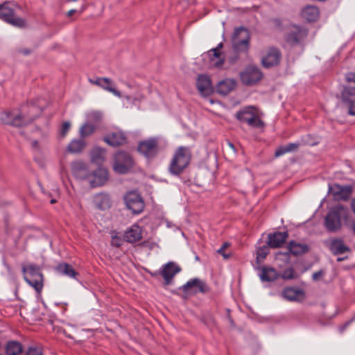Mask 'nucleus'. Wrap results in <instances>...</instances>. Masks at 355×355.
<instances>
[{"mask_svg": "<svg viewBox=\"0 0 355 355\" xmlns=\"http://www.w3.org/2000/svg\"><path fill=\"white\" fill-rule=\"evenodd\" d=\"M349 211L347 207L338 205L329 209L324 218V227L328 232H338L342 230L343 223L349 220Z\"/></svg>", "mask_w": 355, "mask_h": 355, "instance_id": "1", "label": "nucleus"}, {"mask_svg": "<svg viewBox=\"0 0 355 355\" xmlns=\"http://www.w3.org/2000/svg\"><path fill=\"white\" fill-rule=\"evenodd\" d=\"M191 157V151L189 148L184 146L179 147L175 152L171 160L168 171L173 175H180L188 166Z\"/></svg>", "mask_w": 355, "mask_h": 355, "instance_id": "2", "label": "nucleus"}, {"mask_svg": "<svg viewBox=\"0 0 355 355\" xmlns=\"http://www.w3.org/2000/svg\"><path fill=\"white\" fill-rule=\"evenodd\" d=\"M34 113L32 116L22 119V115L14 112L6 111L1 113L0 120L4 124L20 127L31 123L35 118L41 114V110L37 107H31Z\"/></svg>", "mask_w": 355, "mask_h": 355, "instance_id": "3", "label": "nucleus"}, {"mask_svg": "<svg viewBox=\"0 0 355 355\" xmlns=\"http://www.w3.org/2000/svg\"><path fill=\"white\" fill-rule=\"evenodd\" d=\"M24 280L33 287L36 292L40 293L43 288V275L38 266L30 263L22 267Z\"/></svg>", "mask_w": 355, "mask_h": 355, "instance_id": "4", "label": "nucleus"}, {"mask_svg": "<svg viewBox=\"0 0 355 355\" xmlns=\"http://www.w3.org/2000/svg\"><path fill=\"white\" fill-rule=\"evenodd\" d=\"M135 165L132 156L128 152L119 150L114 155L112 167L119 174L129 173Z\"/></svg>", "mask_w": 355, "mask_h": 355, "instance_id": "5", "label": "nucleus"}, {"mask_svg": "<svg viewBox=\"0 0 355 355\" xmlns=\"http://www.w3.org/2000/svg\"><path fill=\"white\" fill-rule=\"evenodd\" d=\"M236 116L239 121L247 123L254 128L264 127V122L261 119L257 109L253 106L244 107L239 111Z\"/></svg>", "mask_w": 355, "mask_h": 355, "instance_id": "6", "label": "nucleus"}, {"mask_svg": "<svg viewBox=\"0 0 355 355\" xmlns=\"http://www.w3.org/2000/svg\"><path fill=\"white\" fill-rule=\"evenodd\" d=\"M308 30L301 26L291 25L285 34V40L291 46L301 45L306 38Z\"/></svg>", "mask_w": 355, "mask_h": 355, "instance_id": "7", "label": "nucleus"}, {"mask_svg": "<svg viewBox=\"0 0 355 355\" xmlns=\"http://www.w3.org/2000/svg\"><path fill=\"white\" fill-rule=\"evenodd\" d=\"M138 151L148 159L155 158L159 151V141L157 138H149L139 142Z\"/></svg>", "mask_w": 355, "mask_h": 355, "instance_id": "8", "label": "nucleus"}, {"mask_svg": "<svg viewBox=\"0 0 355 355\" xmlns=\"http://www.w3.org/2000/svg\"><path fill=\"white\" fill-rule=\"evenodd\" d=\"M250 35L248 31L239 27L234 30L232 37V43L234 48L239 51H245L248 49Z\"/></svg>", "mask_w": 355, "mask_h": 355, "instance_id": "9", "label": "nucleus"}, {"mask_svg": "<svg viewBox=\"0 0 355 355\" xmlns=\"http://www.w3.org/2000/svg\"><path fill=\"white\" fill-rule=\"evenodd\" d=\"M341 96L343 101L355 96V71L345 74L342 82Z\"/></svg>", "mask_w": 355, "mask_h": 355, "instance_id": "10", "label": "nucleus"}, {"mask_svg": "<svg viewBox=\"0 0 355 355\" xmlns=\"http://www.w3.org/2000/svg\"><path fill=\"white\" fill-rule=\"evenodd\" d=\"M124 200L127 208L134 214L141 213L144 208V202L141 196L136 191L128 192L125 196Z\"/></svg>", "mask_w": 355, "mask_h": 355, "instance_id": "11", "label": "nucleus"}, {"mask_svg": "<svg viewBox=\"0 0 355 355\" xmlns=\"http://www.w3.org/2000/svg\"><path fill=\"white\" fill-rule=\"evenodd\" d=\"M241 80L245 85H251L259 81L263 74L255 66L249 65L240 73Z\"/></svg>", "mask_w": 355, "mask_h": 355, "instance_id": "12", "label": "nucleus"}, {"mask_svg": "<svg viewBox=\"0 0 355 355\" xmlns=\"http://www.w3.org/2000/svg\"><path fill=\"white\" fill-rule=\"evenodd\" d=\"M329 193L335 200H347L352 193V187L349 185L341 186L338 184L329 185Z\"/></svg>", "mask_w": 355, "mask_h": 355, "instance_id": "13", "label": "nucleus"}, {"mask_svg": "<svg viewBox=\"0 0 355 355\" xmlns=\"http://www.w3.org/2000/svg\"><path fill=\"white\" fill-rule=\"evenodd\" d=\"M282 53L277 48H268L261 59V64L265 68H270L279 64Z\"/></svg>", "mask_w": 355, "mask_h": 355, "instance_id": "14", "label": "nucleus"}, {"mask_svg": "<svg viewBox=\"0 0 355 355\" xmlns=\"http://www.w3.org/2000/svg\"><path fill=\"white\" fill-rule=\"evenodd\" d=\"M182 288L188 294H196L198 292L205 293L208 291L206 284L198 278L189 280Z\"/></svg>", "mask_w": 355, "mask_h": 355, "instance_id": "15", "label": "nucleus"}, {"mask_svg": "<svg viewBox=\"0 0 355 355\" xmlns=\"http://www.w3.org/2000/svg\"><path fill=\"white\" fill-rule=\"evenodd\" d=\"M103 140L108 145L114 147L125 145L127 143V137L121 130H114L106 135Z\"/></svg>", "mask_w": 355, "mask_h": 355, "instance_id": "16", "label": "nucleus"}, {"mask_svg": "<svg viewBox=\"0 0 355 355\" xmlns=\"http://www.w3.org/2000/svg\"><path fill=\"white\" fill-rule=\"evenodd\" d=\"M181 270V268L173 262H168L164 264L159 272L165 281V284H171L174 276Z\"/></svg>", "mask_w": 355, "mask_h": 355, "instance_id": "17", "label": "nucleus"}, {"mask_svg": "<svg viewBox=\"0 0 355 355\" xmlns=\"http://www.w3.org/2000/svg\"><path fill=\"white\" fill-rule=\"evenodd\" d=\"M0 18L17 26H21L24 24L23 20L15 17L13 10L5 5H0Z\"/></svg>", "mask_w": 355, "mask_h": 355, "instance_id": "18", "label": "nucleus"}, {"mask_svg": "<svg viewBox=\"0 0 355 355\" xmlns=\"http://www.w3.org/2000/svg\"><path fill=\"white\" fill-rule=\"evenodd\" d=\"M209 59V68H220L224 64V56L217 49H211L205 55Z\"/></svg>", "mask_w": 355, "mask_h": 355, "instance_id": "19", "label": "nucleus"}, {"mask_svg": "<svg viewBox=\"0 0 355 355\" xmlns=\"http://www.w3.org/2000/svg\"><path fill=\"white\" fill-rule=\"evenodd\" d=\"M71 170L73 175L78 179L84 180L89 178V173L85 163L78 161L72 163Z\"/></svg>", "mask_w": 355, "mask_h": 355, "instance_id": "20", "label": "nucleus"}, {"mask_svg": "<svg viewBox=\"0 0 355 355\" xmlns=\"http://www.w3.org/2000/svg\"><path fill=\"white\" fill-rule=\"evenodd\" d=\"M196 85L200 93L203 96L209 95L212 91L211 80L205 75H200Z\"/></svg>", "mask_w": 355, "mask_h": 355, "instance_id": "21", "label": "nucleus"}, {"mask_svg": "<svg viewBox=\"0 0 355 355\" xmlns=\"http://www.w3.org/2000/svg\"><path fill=\"white\" fill-rule=\"evenodd\" d=\"M236 85V81L233 78H226L220 81L217 86V92L221 95L225 96L234 90Z\"/></svg>", "mask_w": 355, "mask_h": 355, "instance_id": "22", "label": "nucleus"}, {"mask_svg": "<svg viewBox=\"0 0 355 355\" xmlns=\"http://www.w3.org/2000/svg\"><path fill=\"white\" fill-rule=\"evenodd\" d=\"M281 295L288 301H298L304 298V292L301 289L288 287L282 291Z\"/></svg>", "mask_w": 355, "mask_h": 355, "instance_id": "23", "label": "nucleus"}, {"mask_svg": "<svg viewBox=\"0 0 355 355\" xmlns=\"http://www.w3.org/2000/svg\"><path fill=\"white\" fill-rule=\"evenodd\" d=\"M94 205L99 209L105 210L111 207V200L109 195L103 193H98L94 196Z\"/></svg>", "mask_w": 355, "mask_h": 355, "instance_id": "24", "label": "nucleus"}, {"mask_svg": "<svg viewBox=\"0 0 355 355\" xmlns=\"http://www.w3.org/2000/svg\"><path fill=\"white\" fill-rule=\"evenodd\" d=\"M329 250L335 255H339L350 252V248L347 246L344 241L340 239H334L331 240L329 244Z\"/></svg>", "mask_w": 355, "mask_h": 355, "instance_id": "25", "label": "nucleus"}, {"mask_svg": "<svg viewBox=\"0 0 355 355\" xmlns=\"http://www.w3.org/2000/svg\"><path fill=\"white\" fill-rule=\"evenodd\" d=\"M287 238L288 233L286 232H278L270 234L268 236V245L272 248H279L286 242Z\"/></svg>", "mask_w": 355, "mask_h": 355, "instance_id": "26", "label": "nucleus"}, {"mask_svg": "<svg viewBox=\"0 0 355 355\" xmlns=\"http://www.w3.org/2000/svg\"><path fill=\"white\" fill-rule=\"evenodd\" d=\"M301 15L306 21H315L319 18L320 11L318 7L314 6H307L303 8Z\"/></svg>", "mask_w": 355, "mask_h": 355, "instance_id": "27", "label": "nucleus"}, {"mask_svg": "<svg viewBox=\"0 0 355 355\" xmlns=\"http://www.w3.org/2000/svg\"><path fill=\"white\" fill-rule=\"evenodd\" d=\"M278 276L279 274L273 268L264 266L260 269L259 277L262 282H272Z\"/></svg>", "mask_w": 355, "mask_h": 355, "instance_id": "28", "label": "nucleus"}, {"mask_svg": "<svg viewBox=\"0 0 355 355\" xmlns=\"http://www.w3.org/2000/svg\"><path fill=\"white\" fill-rule=\"evenodd\" d=\"M125 239L129 243H135L142 238L141 228L137 225L132 226L125 232Z\"/></svg>", "mask_w": 355, "mask_h": 355, "instance_id": "29", "label": "nucleus"}, {"mask_svg": "<svg viewBox=\"0 0 355 355\" xmlns=\"http://www.w3.org/2000/svg\"><path fill=\"white\" fill-rule=\"evenodd\" d=\"M288 249L290 253L294 255H300L307 252L309 250L308 245L295 241H291L288 244Z\"/></svg>", "mask_w": 355, "mask_h": 355, "instance_id": "30", "label": "nucleus"}, {"mask_svg": "<svg viewBox=\"0 0 355 355\" xmlns=\"http://www.w3.org/2000/svg\"><path fill=\"white\" fill-rule=\"evenodd\" d=\"M22 353L21 345L15 340L9 341L6 347V355H19Z\"/></svg>", "mask_w": 355, "mask_h": 355, "instance_id": "31", "label": "nucleus"}, {"mask_svg": "<svg viewBox=\"0 0 355 355\" xmlns=\"http://www.w3.org/2000/svg\"><path fill=\"white\" fill-rule=\"evenodd\" d=\"M300 143H290L286 146H282L277 148L275 153L276 157H280L286 153L294 152L298 149Z\"/></svg>", "mask_w": 355, "mask_h": 355, "instance_id": "32", "label": "nucleus"}, {"mask_svg": "<svg viewBox=\"0 0 355 355\" xmlns=\"http://www.w3.org/2000/svg\"><path fill=\"white\" fill-rule=\"evenodd\" d=\"M92 161L97 164H101L105 158V150L96 147L93 149L91 153Z\"/></svg>", "mask_w": 355, "mask_h": 355, "instance_id": "33", "label": "nucleus"}, {"mask_svg": "<svg viewBox=\"0 0 355 355\" xmlns=\"http://www.w3.org/2000/svg\"><path fill=\"white\" fill-rule=\"evenodd\" d=\"M86 144L81 137L78 139H74L68 146V150L73 153H80L85 148Z\"/></svg>", "mask_w": 355, "mask_h": 355, "instance_id": "34", "label": "nucleus"}, {"mask_svg": "<svg viewBox=\"0 0 355 355\" xmlns=\"http://www.w3.org/2000/svg\"><path fill=\"white\" fill-rule=\"evenodd\" d=\"M57 271L62 275H67L69 277H75L76 272L73 267L68 263H60L56 268Z\"/></svg>", "mask_w": 355, "mask_h": 355, "instance_id": "35", "label": "nucleus"}, {"mask_svg": "<svg viewBox=\"0 0 355 355\" xmlns=\"http://www.w3.org/2000/svg\"><path fill=\"white\" fill-rule=\"evenodd\" d=\"M96 130V126L89 122L84 123L80 128L79 134L83 139L92 135Z\"/></svg>", "mask_w": 355, "mask_h": 355, "instance_id": "36", "label": "nucleus"}, {"mask_svg": "<svg viewBox=\"0 0 355 355\" xmlns=\"http://www.w3.org/2000/svg\"><path fill=\"white\" fill-rule=\"evenodd\" d=\"M98 175L101 176V178L99 179V181L96 183L94 182H91L90 184L92 187L101 185L107 180L108 174L106 170L100 168L94 173V175L95 177H96Z\"/></svg>", "mask_w": 355, "mask_h": 355, "instance_id": "37", "label": "nucleus"}, {"mask_svg": "<svg viewBox=\"0 0 355 355\" xmlns=\"http://www.w3.org/2000/svg\"><path fill=\"white\" fill-rule=\"evenodd\" d=\"M102 84V89L113 94L116 96L121 97V92L115 89L114 84L110 78H108V81L103 82Z\"/></svg>", "mask_w": 355, "mask_h": 355, "instance_id": "38", "label": "nucleus"}, {"mask_svg": "<svg viewBox=\"0 0 355 355\" xmlns=\"http://www.w3.org/2000/svg\"><path fill=\"white\" fill-rule=\"evenodd\" d=\"M33 106L39 107L42 110V108L40 107L37 106L33 103H31L27 104L26 105L23 106L21 108V110L20 113H19V114H21L22 116H24V117L22 116V119H25L27 116H32L34 112L31 110V107H32Z\"/></svg>", "mask_w": 355, "mask_h": 355, "instance_id": "39", "label": "nucleus"}, {"mask_svg": "<svg viewBox=\"0 0 355 355\" xmlns=\"http://www.w3.org/2000/svg\"><path fill=\"white\" fill-rule=\"evenodd\" d=\"M268 253H269V248L268 246L264 245V246L260 247L258 249L257 252V262H260L263 259H265Z\"/></svg>", "mask_w": 355, "mask_h": 355, "instance_id": "40", "label": "nucleus"}, {"mask_svg": "<svg viewBox=\"0 0 355 355\" xmlns=\"http://www.w3.org/2000/svg\"><path fill=\"white\" fill-rule=\"evenodd\" d=\"M102 118L103 114L100 111H92L87 114V119L92 121H101Z\"/></svg>", "mask_w": 355, "mask_h": 355, "instance_id": "41", "label": "nucleus"}, {"mask_svg": "<svg viewBox=\"0 0 355 355\" xmlns=\"http://www.w3.org/2000/svg\"><path fill=\"white\" fill-rule=\"evenodd\" d=\"M282 277L284 279H293L295 278V273L292 268L286 269L282 274Z\"/></svg>", "mask_w": 355, "mask_h": 355, "instance_id": "42", "label": "nucleus"}, {"mask_svg": "<svg viewBox=\"0 0 355 355\" xmlns=\"http://www.w3.org/2000/svg\"><path fill=\"white\" fill-rule=\"evenodd\" d=\"M105 81H108V78H96V79H92V78H89V82L92 84V85H97L100 87H101V86H103V82H105Z\"/></svg>", "mask_w": 355, "mask_h": 355, "instance_id": "43", "label": "nucleus"}, {"mask_svg": "<svg viewBox=\"0 0 355 355\" xmlns=\"http://www.w3.org/2000/svg\"><path fill=\"white\" fill-rule=\"evenodd\" d=\"M347 103L349 114L351 115H355V99L352 100V98H349V101H345Z\"/></svg>", "mask_w": 355, "mask_h": 355, "instance_id": "44", "label": "nucleus"}, {"mask_svg": "<svg viewBox=\"0 0 355 355\" xmlns=\"http://www.w3.org/2000/svg\"><path fill=\"white\" fill-rule=\"evenodd\" d=\"M230 246V243L227 242L224 243L222 246L217 250V252L221 254L225 259L230 257V254L225 252V249Z\"/></svg>", "mask_w": 355, "mask_h": 355, "instance_id": "45", "label": "nucleus"}, {"mask_svg": "<svg viewBox=\"0 0 355 355\" xmlns=\"http://www.w3.org/2000/svg\"><path fill=\"white\" fill-rule=\"evenodd\" d=\"M70 127H71V124L69 122L66 121V122L63 123L62 129H61V132H60V135L62 137H65V135L69 130Z\"/></svg>", "mask_w": 355, "mask_h": 355, "instance_id": "46", "label": "nucleus"}, {"mask_svg": "<svg viewBox=\"0 0 355 355\" xmlns=\"http://www.w3.org/2000/svg\"><path fill=\"white\" fill-rule=\"evenodd\" d=\"M41 354H42L41 350L39 348L35 347H29L26 354V355H41Z\"/></svg>", "mask_w": 355, "mask_h": 355, "instance_id": "47", "label": "nucleus"}, {"mask_svg": "<svg viewBox=\"0 0 355 355\" xmlns=\"http://www.w3.org/2000/svg\"><path fill=\"white\" fill-rule=\"evenodd\" d=\"M122 244V239L117 236H113L112 237V245L116 247H119Z\"/></svg>", "mask_w": 355, "mask_h": 355, "instance_id": "48", "label": "nucleus"}, {"mask_svg": "<svg viewBox=\"0 0 355 355\" xmlns=\"http://www.w3.org/2000/svg\"><path fill=\"white\" fill-rule=\"evenodd\" d=\"M322 275H323L322 271H318L313 274L312 278L314 281H317L320 278V277H322Z\"/></svg>", "mask_w": 355, "mask_h": 355, "instance_id": "49", "label": "nucleus"}, {"mask_svg": "<svg viewBox=\"0 0 355 355\" xmlns=\"http://www.w3.org/2000/svg\"><path fill=\"white\" fill-rule=\"evenodd\" d=\"M350 207L352 212L355 214V198L352 200Z\"/></svg>", "mask_w": 355, "mask_h": 355, "instance_id": "50", "label": "nucleus"}, {"mask_svg": "<svg viewBox=\"0 0 355 355\" xmlns=\"http://www.w3.org/2000/svg\"><path fill=\"white\" fill-rule=\"evenodd\" d=\"M76 12H78L77 10L71 9V10L68 11L67 16L68 17H71Z\"/></svg>", "mask_w": 355, "mask_h": 355, "instance_id": "51", "label": "nucleus"}, {"mask_svg": "<svg viewBox=\"0 0 355 355\" xmlns=\"http://www.w3.org/2000/svg\"><path fill=\"white\" fill-rule=\"evenodd\" d=\"M32 146L37 148L38 147V142L36 140L32 141Z\"/></svg>", "mask_w": 355, "mask_h": 355, "instance_id": "52", "label": "nucleus"}, {"mask_svg": "<svg viewBox=\"0 0 355 355\" xmlns=\"http://www.w3.org/2000/svg\"><path fill=\"white\" fill-rule=\"evenodd\" d=\"M223 47V44L222 43H220L218 44V46L214 48V49H217L218 50V52H220V49L221 48Z\"/></svg>", "mask_w": 355, "mask_h": 355, "instance_id": "53", "label": "nucleus"}, {"mask_svg": "<svg viewBox=\"0 0 355 355\" xmlns=\"http://www.w3.org/2000/svg\"><path fill=\"white\" fill-rule=\"evenodd\" d=\"M346 258H347V257H338L337 261H342L345 260Z\"/></svg>", "mask_w": 355, "mask_h": 355, "instance_id": "54", "label": "nucleus"}, {"mask_svg": "<svg viewBox=\"0 0 355 355\" xmlns=\"http://www.w3.org/2000/svg\"><path fill=\"white\" fill-rule=\"evenodd\" d=\"M85 7L84 6H83L81 7V9H80V10L79 11V12H80V13H82V12L85 10Z\"/></svg>", "mask_w": 355, "mask_h": 355, "instance_id": "55", "label": "nucleus"}, {"mask_svg": "<svg viewBox=\"0 0 355 355\" xmlns=\"http://www.w3.org/2000/svg\"><path fill=\"white\" fill-rule=\"evenodd\" d=\"M158 273H159V272H155L154 273H150V274L152 276H156Z\"/></svg>", "mask_w": 355, "mask_h": 355, "instance_id": "56", "label": "nucleus"}, {"mask_svg": "<svg viewBox=\"0 0 355 355\" xmlns=\"http://www.w3.org/2000/svg\"><path fill=\"white\" fill-rule=\"evenodd\" d=\"M55 202H56V200H55V199H52V200H51V204H53V203H55Z\"/></svg>", "mask_w": 355, "mask_h": 355, "instance_id": "57", "label": "nucleus"}, {"mask_svg": "<svg viewBox=\"0 0 355 355\" xmlns=\"http://www.w3.org/2000/svg\"><path fill=\"white\" fill-rule=\"evenodd\" d=\"M28 53H29V51H24V54H28Z\"/></svg>", "mask_w": 355, "mask_h": 355, "instance_id": "58", "label": "nucleus"}, {"mask_svg": "<svg viewBox=\"0 0 355 355\" xmlns=\"http://www.w3.org/2000/svg\"><path fill=\"white\" fill-rule=\"evenodd\" d=\"M229 145H230V146H231L232 148H233V145H232V144L229 143Z\"/></svg>", "mask_w": 355, "mask_h": 355, "instance_id": "59", "label": "nucleus"}]
</instances>
